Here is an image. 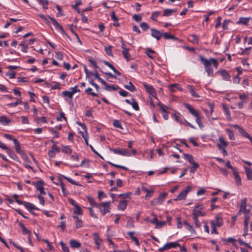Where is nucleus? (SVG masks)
Segmentation results:
<instances>
[{"mask_svg": "<svg viewBox=\"0 0 252 252\" xmlns=\"http://www.w3.org/2000/svg\"><path fill=\"white\" fill-rule=\"evenodd\" d=\"M22 103V101L20 99H17L15 102H12L7 104L8 106H9L12 107H14L17 106L19 104Z\"/></svg>", "mask_w": 252, "mask_h": 252, "instance_id": "obj_55", "label": "nucleus"}, {"mask_svg": "<svg viewBox=\"0 0 252 252\" xmlns=\"http://www.w3.org/2000/svg\"><path fill=\"white\" fill-rule=\"evenodd\" d=\"M175 10L173 9H166L164 10L163 13V16H169L171 14V13L173 12H174Z\"/></svg>", "mask_w": 252, "mask_h": 252, "instance_id": "obj_48", "label": "nucleus"}, {"mask_svg": "<svg viewBox=\"0 0 252 252\" xmlns=\"http://www.w3.org/2000/svg\"><path fill=\"white\" fill-rule=\"evenodd\" d=\"M195 117V122L201 128L203 126V124L201 123V117L200 114H198L197 116H194Z\"/></svg>", "mask_w": 252, "mask_h": 252, "instance_id": "obj_45", "label": "nucleus"}, {"mask_svg": "<svg viewBox=\"0 0 252 252\" xmlns=\"http://www.w3.org/2000/svg\"><path fill=\"white\" fill-rule=\"evenodd\" d=\"M37 1L42 6L43 9H48V1L47 0H37Z\"/></svg>", "mask_w": 252, "mask_h": 252, "instance_id": "obj_36", "label": "nucleus"}, {"mask_svg": "<svg viewBox=\"0 0 252 252\" xmlns=\"http://www.w3.org/2000/svg\"><path fill=\"white\" fill-rule=\"evenodd\" d=\"M204 207L202 205L199 204L195 206L194 210L192 211L193 216L198 217V216H205V213H202V210Z\"/></svg>", "mask_w": 252, "mask_h": 252, "instance_id": "obj_5", "label": "nucleus"}, {"mask_svg": "<svg viewBox=\"0 0 252 252\" xmlns=\"http://www.w3.org/2000/svg\"><path fill=\"white\" fill-rule=\"evenodd\" d=\"M219 142L220 143L218 144V147L220 150L222 149V146L225 147L228 145V143L224 140L223 137L219 138Z\"/></svg>", "mask_w": 252, "mask_h": 252, "instance_id": "obj_16", "label": "nucleus"}, {"mask_svg": "<svg viewBox=\"0 0 252 252\" xmlns=\"http://www.w3.org/2000/svg\"><path fill=\"white\" fill-rule=\"evenodd\" d=\"M126 227L128 228H132L134 227V222L132 219H130L128 220L126 223Z\"/></svg>", "mask_w": 252, "mask_h": 252, "instance_id": "obj_61", "label": "nucleus"}, {"mask_svg": "<svg viewBox=\"0 0 252 252\" xmlns=\"http://www.w3.org/2000/svg\"><path fill=\"white\" fill-rule=\"evenodd\" d=\"M63 94L64 96H67L70 98H71L73 96V93H72V92H69V91H63Z\"/></svg>", "mask_w": 252, "mask_h": 252, "instance_id": "obj_58", "label": "nucleus"}, {"mask_svg": "<svg viewBox=\"0 0 252 252\" xmlns=\"http://www.w3.org/2000/svg\"><path fill=\"white\" fill-rule=\"evenodd\" d=\"M63 149L62 150V152L66 154H71L72 150L68 146H63Z\"/></svg>", "mask_w": 252, "mask_h": 252, "instance_id": "obj_50", "label": "nucleus"}, {"mask_svg": "<svg viewBox=\"0 0 252 252\" xmlns=\"http://www.w3.org/2000/svg\"><path fill=\"white\" fill-rule=\"evenodd\" d=\"M222 241L230 242L232 244V245L234 246H236V240L232 237H229L227 239L223 238V239H222Z\"/></svg>", "mask_w": 252, "mask_h": 252, "instance_id": "obj_40", "label": "nucleus"}, {"mask_svg": "<svg viewBox=\"0 0 252 252\" xmlns=\"http://www.w3.org/2000/svg\"><path fill=\"white\" fill-rule=\"evenodd\" d=\"M211 227V233L218 234V232L216 229V226L215 225V222L214 220H212L210 222Z\"/></svg>", "mask_w": 252, "mask_h": 252, "instance_id": "obj_37", "label": "nucleus"}, {"mask_svg": "<svg viewBox=\"0 0 252 252\" xmlns=\"http://www.w3.org/2000/svg\"><path fill=\"white\" fill-rule=\"evenodd\" d=\"M70 245L71 247L73 248L78 249L81 247V244L79 242L74 240H71L70 241Z\"/></svg>", "mask_w": 252, "mask_h": 252, "instance_id": "obj_32", "label": "nucleus"}, {"mask_svg": "<svg viewBox=\"0 0 252 252\" xmlns=\"http://www.w3.org/2000/svg\"><path fill=\"white\" fill-rule=\"evenodd\" d=\"M112 46H109V47H105V51L106 54L109 56L113 57V54L112 52Z\"/></svg>", "mask_w": 252, "mask_h": 252, "instance_id": "obj_43", "label": "nucleus"}, {"mask_svg": "<svg viewBox=\"0 0 252 252\" xmlns=\"http://www.w3.org/2000/svg\"><path fill=\"white\" fill-rule=\"evenodd\" d=\"M215 225L218 227H220L223 224L222 219L220 216H216Z\"/></svg>", "mask_w": 252, "mask_h": 252, "instance_id": "obj_28", "label": "nucleus"}, {"mask_svg": "<svg viewBox=\"0 0 252 252\" xmlns=\"http://www.w3.org/2000/svg\"><path fill=\"white\" fill-rule=\"evenodd\" d=\"M235 179L236 180V182L238 185H240L241 184V178L240 176L239 175V174L237 170L234 171L233 172Z\"/></svg>", "mask_w": 252, "mask_h": 252, "instance_id": "obj_33", "label": "nucleus"}, {"mask_svg": "<svg viewBox=\"0 0 252 252\" xmlns=\"http://www.w3.org/2000/svg\"><path fill=\"white\" fill-rule=\"evenodd\" d=\"M113 125L116 127L123 129L121 123L119 120H114L113 123Z\"/></svg>", "mask_w": 252, "mask_h": 252, "instance_id": "obj_54", "label": "nucleus"}, {"mask_svg": "<svg viewBox=\"0 0 252 252\" xmlns=\"http://www.w3.org/2000/svg\"><path fill=\"white\" fill-rule=\"evenodd\" d=\"M13 197L15 199V201L19 205H22L23 202V201H22L21 200H19L18 199V197H19V195L16 194H14L13 195Z\"/></svg>", "mask_w": 252, "mask_h": 252, "instance_id": "obj_63", "label": "nucleus"}, {"mask_svg": "<svg viewBox=\"0 0 252 252\" xmlns=\"http://www.w3.org/2000/svg\"><path fill=\"white\" fill-rule=\"evenodd\" d=\"M191 187L189 186H187L186 189L182 191L177 196V198L174 199L175 201L181 200L185 199L188 193L190 191Z\"/></svg>", "mask_w": 252, "mask_h": 252, "instance_id": "obj_4", "label": "nucleus"}, {"mask_svg": "<svg viewBox=\"0 0 252 252\" xmlns=\"http://www.w3.org/2000/svg\"><path fill=\"white\" fill-rule=\"evenodd\" d=\"M185 107L189 110V113L194 116H197L198 114H199V112L196 110L193 107L188 103L185 104Z\"/></svg>", "mask_w": 252, "mask_h": 252, "instance_id": "obj_14", "label": "nucleus"}, {"mask_svg": "<svg viewBox=\"0 0 252 252\" xmlns=\"http://www.w3.org/2000/svg\"><path fill=\"white\" fill-rule=\"evenodd\" d=\"M179 115H180L179 113H178V114L175 113L174 114V118H175V120L177 123H179L180 124H183L182 121L181 120V117L180 116H179Z\"/></svg>", "mask_w": 252, "mask_h": 252, "instance_id": "obj_60", "label": "nucleus"}, {"mask_svg": "<svg viewBox=\"0 0 252 252\" xmlns=\"http://www.w3.org/2000/svg\"><path fill=\"white\" fill-rule=\"evenodd\" d=\"M131 103L130 105H131L132 108L136 111H138L139 110V107L138 106V104L137 102L136 101V100L133 98H132L131 99Z\"/></svg>", "mask_w": 252, "mask_h": 252, "instance_id": "obj_35", "label": "nucleus"}, {"mask_svg": "<svg viewBox=\"0 0 252 252\" xmlns=\"http://www.w3.org/2000/svg\"><path fill=\"white\" fill-rule=\"evenodd\" d=\"M19 225L21 227L22 229V232L23 234H31V232L30 230H28L26 227L25 226L24 224L22 223V222H20L19 223Z\"/></svg>", "mask_w": 252, "mask_h": 252, "instance_id": "obj_31", "label": "nucleus"}, {"mask_svg": "<svg viewBox=\"0 0 252 252\" xmlns=\"http://www.w3.org/2000/svg\"><path fill=\"white\" fill-rule=\"evenodd\" d=\"M129 48L122 51V54L127 62L129 61L131 59V55L129 53Z\"/></svg>", "mask_w": 252, "mask_h": 252, "instance_id": "obj_17", "label": "nucleus"}, {"mask_svg": "<svg viewBox=\"0 0 252 252\" xmlns=\"http://www.w3.org/2000/svg\"><path fill=\"white\" fill-rule=\"evenodd\" d=\"M23 203L22 205H24V206L30 211L31 212L32 210H39V209L35 207L33 204L31 203L30 202H27L26 201H23Z\"/></svg>", "mask_w": 252, "mask_h": 252, "instance_id": "obj_15", "label": "nucleus"}, {"mask_svg": "<svg viewBox=\"0 0 252 252\" xmlns=\"http://www.w3.org/2000/svg\"><path fill=\"white\" fill-rule=\"evenodd\" d=\"M102 84H103L105 86V89L107 91H116V90H118V88H116L114 85H109L105 81H104L102 83Z\"/></svg>", "mask_w": 252, "mask_h": 252, "instance_id": "obj_22", "label": "nucleus"}, {"mask_svg": "<svg viewBox=\"0 0 252 252\" xmlns=\"http://www.w3.org/2000/svg\"><path fill=\"white\" fill-rule=\"evenodd\" d=\"M90 75L94 76L95 78H96L101 84L104 81L101 78H100L99 76L98 73L97 72L96 70L94 72H91Z\"/></svg>", "mask_w": 252, "mask_h": 252, "instance_id": "obj_41", "label": "nucleus"}, {"mask_svg": "<svg viewBox=\"0 0 252 252\" xmlns=\"http://www.w3.org/2000/svg\"><path fill=\"white\" fill-rule=\"evenodd\" d=\"M217 73L221 75L224 80L227 81H231V76L227 70H219Z\"/></svg>", "mask_w": 252, "mask_h": 252, "instance_id": "obj_10", "label": "nucleus"}, {"mask_svg": "<svg viewBox=\"0 0 252 252\" xmlns=\"http://www.w3.org/2000/svg\"><path fill=\"white\" fill-rule=\"evenodd\" d=\"M250 19V18L240 17L237 21V24L247 25Z\"/></svg>", "mask_w": 252, "mask_h": 252, "instance_id": "obj_25", "label": "nucleus"}, {"mask_svg": "<svg viewBox=\"0 0 252 252\" xmlns=\"http://www.w3.org/2000/svg\"><path fill=\"white\" fill-rule=\"evenodd\" d=\"M124 87L132 92L136 91V88L133 85L131 82H129L128 85H125Z\"/></svg>", "mask_w": 252, "mask_h": 252, "instance_id": "obj_27", "label": "nucleus"}, {"mask_svg": "<svg viewBox=\"0 0 252 252\" xmlns=\"http://www.w3.org/2000/svg\"><path fill=\"white\" fill-rule=\"evenodd\" d=\"M13 142L15 145V148L16 152L18 154H21L22 152L21 145L20 142L18 141V140L13 139Z\"/></svg>", "mask_w": 252, "mask_h": 252, "instance_id": "obj_21", "label": "nucleus"}, {"mask_svg": "<svg viewBox=\"0 0 252 252\" xmlns=\"http://www.w3.org/2000/svg\"><path fill=\"white\" fill-rule=\"evenodd\" d=\"M189 91L192 96L196 98L200 97V96L195 92L191 86H189Z\"/></svg>", "mask_w": 252, "mask_h": 252, "instance_id": "obj_39", "label": "nucleus"}, {"mask_svg": "<svg viewBox=\"0 0 252 252\" xmlns=\"http://www.w3.org/2000/svg\"><path fill=\"white\" fill-rule=\"evenodd\" d=\"M88 61L90 63H91V64L94 66V68H99V71L101 72H103V71L101 70V69L97 65V63H96L95 61L92 57H90L88 58Z\"/></svg>", "mask_w": 252, "mask_h": 252, "instance_id": "obj_34", "label": "nucleus"}, {"mask_svg": "<svg viewBox=\"0 0 252 252\" xmlns=\"http://www.w3.org/2000/svg\"><path fill=\"white\" fill-rule=\"evenodd\" d=\"M151 31L152 36L156 38L157 40H160L161 37L162 36V33H161L159 31L154 28L151 29Z\"/></svg>", "mask_w": 252, "mask_h": 252, "instance_id": "obj_11", "label": "nucleus"}, {"mask_svg": "<svg viewBox=\"0 0 252 252\" xmlns=\"http://www.w3.org/2000/svg\"><path fill=\"white\" fill-rule=\"evenodd\" d=\"M10 123V120L7 119L5 116H1L0 117V123L2 125H8Z\"/></svg>", "mask_w": 252, "mask_h": 252, "instance_id": "obj_19", "label": "nucleus"}, {"mask_svg": "<svg viewBox=\"0 0 252 252\" xmlns=\"http://www.w3.org/2000/svg\"><path fill=\"white\" fill-rule=\"evenodd\" d=\"M60 117L57 118V121H61L62 119H63L65 121H67V119L64 116V114L63 112H60Z\"/></svg>", "mask_w": 252, "mask_h": 252, "instance_id": "obj_62", "label": "nucleus"}, {"mask_svg": "<svg viewBox=\"0 0 252 252\" xmlns=\"http://www.w3.org/2000/svg\"><path fill=\"white\" fill-rule=\"evenodd\" d=\"M199 58L200 62L204 66L205 70L207 73V75L208 76H213V69L211 67V64L215 68H217L219 65L218 61L212 58L208 60L201 55H200Z\"/></svg>", "mask_w": 252, "mask_h": 252, "instance_id": "obj_1", "label": "nucleus"}, {"mask_svg": "<svg viewBox=\"0 0 252 252\" xmlns=\"http://www.w3.org/2000/svg\"><path fill=\"white\" fill-rule=\"evenodd\" d=\"M73 218L75 219L76 221V228H78L83 226V221L80 220L79 218L76 216H73Z\"/></svg>", "mask_w": 252, "mask_h": 252, "instance_id": "obj_30", "label": "nucleus"}, {"mask_svg": "<svg viewBox=\"0 0 252 252\" xmlns=\"http://www.w3.org/2000/svg\"><path fill=\"white\" fill-rule=\"evenodd\" d=\"M103 63L106 65H107V66H108L109 68H110L112 70H113V71L117 75H121V73L118 71L115 68V67L112 64H111L110 63H109L108 62L106 61H103Z\"/></svg>", "mask_w": 252, "mask_h": 252, "instance_id": "obj_20", "label": "nucleus"}, {"mask_svg": "<svg viewBox=\"0 0 252 252\" xmlns=\"http://www.w3.org/2000/svg\"><path fill=\"white\" fill-rule=\"evenodd\" d=\"M48 17L52 21L53 25L58 31H60L62 33L65 34L67 35V33L65 32L62 26L55 19L50 16H48Z\"/></svg>", "mask_w": 252, "mask_h": 252, "instance_id": "obj_8", "label": "nucleus"}, {"mask_svg": "<svg viewBox=\"0 0 252 252\" xmlns=\"http://www.w3.org/2000/svg\"><path fill=\"white\" fill-rule=\"evenodd\" d=\"M183 155L185 159H187L190 164L194 165V167H199V164L194 161L193 157L192 155L189 154H184Z\"/></svg>", "mask_w": 252, "mask_h": 252, "instance_id": "obj_12", "label": "nucleus"}, {"mask_svg": "<svg viewBox=\"0 0 252 252\" xmlns=\"http://www.w3.org/2000/svg\"><path fill=\"white\" fill-rule=\"evenodd\" d=\"M32 184L35 186L36 189L40 192V194H45L44 188L43 187L44 182L42 181L33 182Z\"/></svg>", "mask_w": 252, "mask_h": 252, "instance_id": "obj_7", "label": "nucleus"}, {"mask_svg": "<svg viewBox=\"0 0 252 252\" xmlns=\"http://www.w3.org/2000/svg\"><path fill=\"white\" fill-rule=\"evenodd\" d=\"M226 131L228 133V137L231 140H234V134L233 133V132L232 130L229 129H227Z\"/></svg>", "mask_w": 252, "mask_h": 252, "instance_id": "obj_57", "label": "nucleus"}, {"mask_svg": "<svg viewBox=\"0 0 252 252\" xmlns=\"http://www.w3.org/2000/svg\"><path fill=\"white\" fill-rule=\"evenodd\" d=\"M133 19H134L136 22H140L142 20V16L140 15H133L132 16Z\"/></svg>", "mask_w": 252, "mask_h": 252, "instance_id": "obj_64", "label": "nucleus"}, {"mask_svg": "<svg viewBox=\"0 0 252 252\" xmlns=\"http://www.w3.org/2000/svg\"><path fill=\"white\" fill-rule=\"evenodd\" d=\"M60 244L62 246V249L63 252H69L68 247L63 241H61Z\"/></svg>", "mask_w": 252, "mask_h": 252, "instance_id": "obj_51", "label": "nucleus"}, {"mask_svg": "<svg viewBox=\"0 0 252 252\" xmlns=\"http://www.w3.org/2000/svg\"><path fill=\"white\" fill-rule=\"evenodd\" d=\"M247 199L245 198L241 200L240 209L238 212V215H240L241 213H243L244 215H249L251 207L247 205Z\"/></svg>", "mask_w": 252, "mask_h": 252, "instance_id": "obj_2", "label": "nucleus"}, {"mask_svg": "<svg viewBox=\"0 0 252 252\" xmlns=\"http://www.w3.org/2000/svg\"><path fill=\"white\" fill-rule=\"evenodd\" d=\"M155 53V51L151 49L148 48L146 50V54L149 57V58H150L151 59H154L155 58V56L151 55V54H154Z\"/></svg>", "mask_w": 252, "mask_h": 252, "instance_id": "obj_44", "label": "nucleus"}, {"mask_svg": "<svg viewBox=\"0 0 252 252\" xmlns=\"http://www.w3.org/2000/svg\"><path fill=\"white\" fill-rule=\"evenodd\" d=\"M158 105L159 107V109L160 111L162 112V113L167 111L166 109H167V107L166 106L161 104L160 102H158Z\"/></svg>", "mask_w": 252, "mask_h": 252, "instance_id": "obj_53", "label": "nucleus"}, {"mask_svg": "<svg viewBox=\"0 0 252 252\" xmlns=\"http://www.w3.org/2000/svg\"><path fill=\"white\" fill-rule=\"evenodd\" d=\"M167 195V193H160L158 198V199L160 201V202L161 201V203L162 204V202L163 201V200L165 199V197Z\"/></svg>", "mask_w": 252, "mask_h": 252, "instance_id": "obj_56", "label": "nucleus"}, {"mask_svg": "<svg viewBox=\"0 0 252 252\" xmlns=\"http://www.w3.org/2000/svg\"><path fill=\"white\" fill-rule=\"evenodd\" d=\"M140 27L143 31H147L150 28L149 25L147 23L144 22L140 24Z\"/></svg>", "mask_w": 252, "mask_h": 252, "instance_id": "obj_46", "label": "nucleus"}, {"mask_svg": "<svg viewBox=\"0 0 252 252\" xmlns=\"http://www.w3.org/2000/svg\"><path fill=\"white\" fill-rule=\"evenodd\" d=\"M62 177H63V178L64 179L66 180L68 182H69L70 183H71L73 185H75L79 186H81V185L78 182L74 181L73 180H72V179H71L70 178L67 177L63 176V175L62 176Z\"/></svg>", "mask_w": 252, "mask_h": 252, "instance_id": "obj_42", "label": "nucleus"}, {"mask_svg": "<svg viewBox=\"0 0 252 252\" xmlns=\"http://www.w3.org/2000/svg\"><path fill=\"white\" fill-rule=\"evenodd\" d=\"M245 171L247 174V179L252 180V170L251 168L245 167Z\"/></svg>", "mask_w": 252, "mask_h": 252, "instance_id": "obj_29", "label": "nucleus"}, {"mask_svg": "<svg viewBox=\"0 0 252 252\" xmlns=\"http://www.w3.org/2000/svg\"><path fill=\"white\" fill-rule=\"evenodd\" d=\"M127 201L125 200L121 201L118 205V209L122 211L125 210L127 206Z\"/></svg>", "mask_w": 252, "mask_h": 252, "instance_id": "obj_18", "label": "nucleus"}, {"mask_svg": "<svg viewBox=\"0 0 252 252\" xmlns=\"http://www.w3.org/2000/svg\"><path fill=\"white\" fill-rule=\"evenodd\" d=\"M177 247H180V245L177 242H170L166 243L162 247L158 249L159 252H163L164 251L170 249L171 248H176Z\"/></svg>", "mask_w": 252, "mask_h": 252, "instance_id": "obj_3", "label": "nucleus"}, {"mask_svg": "<svg viewBox=\"0 0 252 252\" xmlns=\"http://www.w3.org/2000/svg\"><path fill=\"white\" fill-rule=\"evenodd\" d=\"M5 150L6 151V152L8 154L9 156L11 158L15 160H18V157L12 150H10L7 148Z\"/></svg>", "mask_w": 252, "mask_h": 252, "instance_id": "obj_23", "label": "nucleus"}, {"mask_svg": "<svg viewBox=\"0 0 252 252\" xmlns=\"http://www.w3.org/2000/svg\"><path fill=\"white\" fill-rule=\"evenodd\" d=\"M189 40L193 44H197L198 43V39L195 34L189 35Z\"/></svg>", "mask_w": 252, "mask_h": 252, "instance_id": "obj_26", "label": "nucleus"}, {"mask_svg": "<svg viewBox=\"0 0 252 252\" xmlns=\"http://www.w3.org/2000/svg\"><path fill=\"white\" fill-rule=\"evenodd\" d=\"M73 213L75 214L83 215V212L82 209L80 207H79L78 205L74 207V209L73 210Z\"/></svg>", "mask_w": 252, "mask_h": 252, "instance_id": "obj_38", "label": "nucleus"}, {"mask_svg": "<svg viewBox=\"0 0 252 252\" xmlns=\"http://www.w3.org/2000/svg\"><path fill=\"white\" fill-rule=\"evenodd\" d=\"M143 85L144 88H145L146 91L149 94H150L153 97H155V98H157V93L155 90V89L152 86L149 85L146 83H144Z\"/></svg>", "mask_w": 252, "mask_h": 252, "instance_id": "obj_6", "label": "nucleus"}, {"mask_svg": "<svg viewBox=\"0 0 252 252\" xmlns=\"http://www.w3.org/2000/svg\"><path fill=\"white\" fill-rule=\"evenodd\" d=\"M160 12H159V11L153 12L152 14L151 19L153 20L157 21V18L160 15Z\"/></svg>", "mask_w": 252, "mask_h": 252, "instance_id": "obj_49", "label": "nucleus"}, {"mask_svg": "<svg viewBox=\"0 0 252 252\" xmlns=\"http://www.w3.org/2000/svg\"><path fill=\"white\" fill-rule=\"evenodd\" d=\"M92 89L91 88H88V89H86L85 92L86 93H87L88 94L92 95L93 96H97L98 95L96 93L92 92Z\"/></svg>", "mask_w": 252, "mask_h": 252, "instance_id": "obj_52", "label": "nucleus"}, {"mask_svg": "<svg viewBox=\"0 0 252 252\" xmlns=\"http://www.w3.org/2000/svg\"><path fill=\"white\" fill-rule=\"evenodd\" d=\"M19 45L21 46L22 47V51L24 53H27L28 52V46L25 44L24 42L21 43Z\"/></svg>", "mask_w": 252, "mask_h": 252, "instance_id": "obj_59", "label": "nucleus"}, {"mask_svg": "<svg viewBox=\"0 0 252 252\" xmlns=\"http://www.w3.org/2000/svg\"><path fill=\"white\" fill-rule=\"evenodd\" d=\"M240 134H241L242 136L248 138L249 139H251V137H252L251 135L248 132L245 131V130L243 128H240Z\"/></svg>", "mask_w": 252, "mask_h": 252, "instance_id": "obj_47", "label": "nucleus"}, {"mask_svg": "<svg viewBox=\"0 0 252 252\" xmlns=\"http://www.w3.org/2000/svg\"><path fill=\"white\" fill-rule=\"evenodd\" d=\"M110 202H105L103 203V207L100 211L102 216L105 215L106 213L110 212Z\"/></svg>", "mask_w": 252, "mask_h": 252, "instance_id": "obj_13", "label": "nucleus"}, {"mask_svg": "<svg viewBox=\"0 0 252 252\" xmlns=\"http://www.w3.org/2000/svg\"><path fill=\"white\" fill-rule=\"evenodd\" d=\"M162 36L165 39H172L174 40H178V38L177 37H175L174 35L170 34L168 32H164L162 33Z\"/></svg>", "mask_w": 252, "mask_h": 252, "instance_id": "obj_24", "label": "nucleus"}, {"mask_svg": "<svg viewBox=\"0 0 252 252\" xmlns=\"http://www.w3.org/2000/svg\"><path fill=\"white\" fill-rule=\"evenodd\" d=\"M110 150L116 154H118L125 156H130V153L126 149H111Z\"/></svg>", "mask_w": 252, "mask_h": 252, "instance_id": "obj_9", "label": "nucleus"}]
</instances>
